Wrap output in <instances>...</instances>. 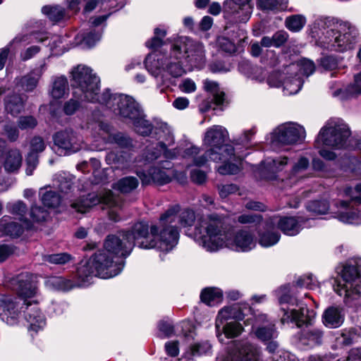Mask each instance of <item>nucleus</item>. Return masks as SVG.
Here are the masks:
<instances>
[{
  "instance_id": "obj_47",
  "label": "nucleus",
  "mask_w": 361,
  "mask_h": 361,
  "mask_svg": "<svg viewBox=\"0 0 361 361\" xmlns=\"http://www.w3.org/2000/svg\"><path fill=\"white\" fill-rule=\"evenodd\" d=\"M138 185V180L133 176L125 177L114 184V188L121 192H130Z\"/></svg>"
},
{
  "instance_id": "obj_17",
  "label": "nucleus",
  "mask_w": 361,
  "mask_h": 361,
  "mask_svg": "<svg viewBox=\"0 0 361 361\" xmlns=\"http://www.w3.org/2000/svg\"><path fill=\"white\" fill-rule=\"evenodd\" d=\"M283 79V92L286 95H292L298 93L302 85L301 76H295V74L287 73V67L281 73L274 72L267 79L268 85L271 87H279L281 85V80Z\"/></svg>"
},
{
  "instance_id": "obj_51",
  "label": "nucleus",
  "mask_w": 361,
  "mask_h": 361,
  "mask_svg": "<svg viewBox=\"0 0 361 361\" xmlns=\"http://www.w3.org/2000/svg\"><path fill=\"white\" fill-rule=\"evenodd\" d=\"M54 185L61 192L67 193L72 187V181L65 173L56 174L54 178Z\"/></svg>"
},
{
  "instance_id": "obj_7",
  "label": "nucleus",
  "mask_w": 361,
  "mask_h": 361,
  "mask_svg": "<svg viewBox=\"0 0 361 361\" xmlns=\"http://www.w3.org/2000/svg\"><path fill=\"white\" fill-rule=\"evenodd\" d=\"M124 267L123 261H118L105 251L99 250L87 262L81 264L77 270L79 280L86 285L93 276L109 279L121 273Z\"/></svg>"
},
{
  "instance_id": "obj_36",
  "label": "nucleus",
  "mask_w": 361,
  "mask_h": 361,
  "mask_svg": "<svg viewBox=\"0 0 361 361\" xmlns=\"http://www.w3.org/2000/svg\"><path fill=\"white\" fill-rule=\"evenodd\" d=\"M49 188L47 186L39 189L40 199L45 207L55 208L60 204L61 198L56 191L48 190Z\"/></svg>"
},
{
  "instance_id": "obj_15",
  "label": "nucleus",
  "mask_w": 361,
  "mask_h": 361,
  "mask_svg": "<svg viewBox=\"0 0 361 361\" xmlns=\"http://www.w3.org/2000/svg\"><path fill=\"white\" fill-rule=\"evenodd\" d=\"M134 247L130 231L119 232L116 234L109 235L104 243V250L106 253L112 256L118 261L119 257L129 255Z\"/></svg>"
},
{
  "instance_id": "obj_55",
  "label": "nucleus",
  "mask_w": 361,
  "mask_h": 361,
  "mask_svg": "<svg viewBox=\"0 0 361 361\" xmlns=\"http://www.w3.org/2000/svg\"><path fill=\"white\" fill-rule=\"evenodd\" d=\"M223 331L227 338H235L242 333L243 328L239 322L231 321L223 327Z\"/></svg>"
},
{
  "instance_id": "obj_4",
  "label": "nucleus",
  "mask_w": 361,
  "mask_h": 361,
  "mask_svg": "<svg viewBox=\"0 0 361 361\" xmlns=\"http://www.w3.org/2000/svg\"><path fill=\"white\" fill-rule=\"evenodd\" d=\"M311 35L322 47L341 52L353 49L358 37L357 28L349 22H334L328 18L316 20Z\"/></svg>"
},
{
  "instance_id": "obj_38",
  "label": "nucleus",
  "mask_w": 361,
  "mask_h": 361,
  "mask_svg": "<svg viewBox=\"0 0 361 361\" xmlns=\"http://www.w3.org/2000/svg\"><path fill=\"white\" fill-rule=\"evenodd\" d=\"M323 338V331L317 328H308L305 330L301 336L304 344L311 347L321 344Z\"/></svg>"
},
{
  "instance_id": "obj_31",
  "label": "nucleus",
  "mask_w": 361,
  "mask_h": 361,
  "mask_svg": "<svg viewBox=\"0 0 361 361\" xmlns=\"http://www.w3.org/2000/svg\"><path fill=\"white\" fill-rule=\"evenodd\" d=\"M168 59L166 62L165 71H166L172 77H180L185 73V70L180 63V60L183 56H177V53H173L171 48L170 53L167 55Z\"/></svg>"
},
{
  "instance_id": "obj_39",
  "label": "nucleus",
  "mask_w": 361,
  "mask_h": 361,
  "mask_svg": "<svg viewBox=\"0 0 361 361\" xmlns=\"http://www.w3.org/2000/svg\"><path fill=\"white\" fill-rule=\"evenodd\" d=\"M222 291L216 288H207L202 290L201 300L209 306L219 304L222 300Z\"/></svg>"
},
{
  "instance_id": "obj_44",
  "label": "nucleus",
  "mask_w": 361,
  "mask_h": 361,
  "mask_svg": "<svg viewBox=\"0 0 361 361\" xmlns=\"http://www.w3.org/2000/svg\"><path fill=\"white\" fill-rule=\"evenodd\" d=\"M280 239V234L272 231V228L267 227V231L259 235V243L262 247H271L276 244Z\"/></svg>"
},
{
  "instance_id": "obj_23",
  "label": "nucleus",
  "mask_w": 361,
  "mask_h": 361,
  "mask_svg": "<svg viewBox=\"0 0 361 361\" xmlns=\"http://www.w3.org/2000/svg\"><path fill=\"white\" fill-rule=\"evenodd\" d=\"M310 164L308 158L303 156L299 157L292 164L287 179V183L291 185L310 177Z\"/></svg>"
},
{
  "instance_id": "obj_60",
  "label": "nucleus",
  "mask_w": 361,
  "mask_h": 361,
  "mask_svg": "<svg viewBox=\"0 0 361 361\" xmlns=\"http://www.w3.org/2000/svg\"><path fill=\"white\" fill-rule=\"evenodd\" d=\"M97 3H99V6L104 10L118 6L117 1H87L85 6L84 12H91L97 6Z\"/></svg>"
},
{
  "instance_id": "obj_61",
  "label": "nucleus",
  "mask_w": 361,
  "mask_h": 361,
  "mask_svg": "<svg viewBox=\"0 0 361 361\" xmlns=\"http://www.w3.org/2000/svg\"><path fill=\"white\" fill-rule=\"evenodd\" d=\"M229 3V6L234 9L233 13L240 14L242 11L243 14L247 17V14L250 13L251 6L249 4L250 1H227Z\"/></svg>"
},
{
  "instance_id": "obj_41",
  "label": "nucleus",
  "mask_w": 361,
  "mask_h": 361,
  "mask_svg": "<svg viewBox=\"0 0 361 361\" xmlns=\"http://www.w3.org/2000/svg\"><path fill=\"white\" fill-rule=\"evenodd\" d=\"M255 133V131L253 129L247 130L244 131L243 135L238 139L235 142V151L234 153L238 152V154L240 156V165L242 164V159L243 155L241 154V149L240 146H243L244 148H248L250 146V142L252 140V137Z\"/></svg>"
},
{
  "instance_id": "obj_10",
  "label": "nucleus",
  "mask_w": 361,
  "mask_h": 361,
  "mask_svg": "<svg viewBox=\"0 0 361 361\" xmlns=\"http://www.w3.org/2000/svg\"><path fill=\"white\" fill-rule=\"evenodd\" d=\"M341 276L342 280L336 281L334 290L343 297L346 305H350L361 298V264H347Z\"/></svg>"
},
{
  "instance_id": "obj_5",
  "label": "nucleus",
  "mask_w": 361,
  "mask_h": 361,
  "mask_svg": "<svg viewBox=\"0 0 361 361\" xmlns=\"http://www.w3.org/2000/svg\"><path fill=\"white\" fill-rule=\"evenodd\" d=\"M134 246L142 249H157L164 252L171 250L178 241V233L172 227L167 228L160 221L149 227L147 224L138 222L131 231Z\"/></svg>"
},
{
  "instance_id": "obj_27",
  "label": "nucleus",
  "mask_w": 361,
  "mask_h": 361,
  "mask_svg": "<svg viewBox=\"0 0 361 361\" xmlns=\"http://www.w3.org/2000/svg\"><path fill=\"white\" fill-rule=\"evenodd\" d=\"M168 54L162 53H152L149 54L145 59V67L147 71L157 78L165 71L166 62Z\"/></svg>"
},
{
  "instance_id": "obj_37",
  "label": "nucleus",
  "mask_w": 361,
  "mask_h": 361,
  "mask_svg": "<svg viewBox=\"0 0 361 361\" xmlns=\"http://www.w3.org/2000/svg\"><path fill=\"white\" fill-rule=\"evenodd\" d=\"M25 101L23 97L16 94L7 97L5 100L6 111L11 115H18L24 109Z\"/></svg>"
},
{
  "instance_id": "obj_9",
  "label": "nucleus",
  "mask_w": 361,
  "mask_h": 361,
  "mask_svg": "<svg viewBox=\"0 0 361 361\" xmlns=\"http://www.w3.org/2000/svg\"><path fill=\"white\" fill-rule=\"evenodd\" d=\"M348 126L343 121L335 119L329 121L322 127L315 140V147H330L334 149L350 147L353 141Z\"/></svg>"
},
{
  "instance_id": "obj_21",
  "label": "nucleus",
  "mask_w": 361,
  "mask_h": 361,
  "mask_svg": "<svg viewBox=\"0 0 361 361\" xmlns=\"http://www.w3.org/2000/svg\"><path fill=\"white\" fill-rule=\"evenodd\" d=\"M54 144L65 154L75 153L82 149V142L72 129L59 131L54 135Z\"/></svg>"
},
{
  "instance_id": "obj_49",
  "label": "nucleus",
  "mask_w": 361,
  "mask_h": 361,
  "mask_svg": "<svg viewBox=\"0 0 361 361\" xmlns=\"http://www.w3.org/2000/svg\"><path fill=\"white\" fill-rule=\"evenodd\" d=\"M212 350V345L208 341H202L191 344L188 353L192 357L207 355Z\"/></svg>"
},
{
  "instance_id": "obj_42",
  "label": "nucleus",
  "mask_w": 361,
  "mask_h": 361,
  "mask_svg": "<svg viewBox=\"0 0 361 361\" xmlns=\"http://www.w3.org/2000/svg\"><path fill=\"white\" fill-rule=\"evenodd\" d=\"M288 163L287 157H279L276 158H267L264 161V167L267 170L271 172H279L282 171Z\"/></svg>"
},
{
  "instance_id": "obj_54",
  "label": "nucleus",
  "mask_w": 361,
  "mask_h": 361,
  "mask_svg": "<svg viewBox=\"0 0 361 361\" xmlns=\"http://www.w3.org/2000/svg\"><path fill=\"white\" fill-rule=\"evenodd\" d=\"M286 1H258L257 7L262 11L279 12L284 11L287 6Z\"/></svg>"
},
{
  "instance_id": "obj_29",
  "label": "nucleus",
  "mask_w": 361,
  "mask_h": 361,
  "mask_svg": "<svg viewBox=\"0 0 361 361\" xmlns=\"http://www.w3.org/2000/svg\"><path fill=\"white\" fill-rule=\"evenodd\" d=\"M302 221V218H299L296 219L294 217H281L280 219L276 220L274 219L273 224H277L278 228L281 230V231L288 235H295L301 230V223Z\"/></svg>"
},
{
  "instance_id": "obj_62",
  "label": "nucleus",
  "mask_w": 361,
  "mask_h": 361,
  "mask_svg": "<svg viewBox=\"0 0 361 361\" xmlns=\"http://www.w3.org/2000/svg\"><path fill=\"white\" fill-rule=\"evenodd\" d=\"M357 336L353 329L348 331L344 330L341 336L338 338V341L343 345H350L357 338Z\"/></svg>"
},
{
  "instance_id": "obj_1",
  "label": "nucleus",
  "mask_w": 361,
  "mask_h": 361,
  "mask_svg": "<svg viewBox=\"0 0 361 361\" xmlns=\"http://www.w3.org/2000/svg\"><path fill=\"white\" fill-rule=\"evenodd\" d=\"M71 74L73 86L78 91L75 92V94H79L81 99L98 102L105 105L127 123L140 118L142 111L132 97L123 94H111L108 90L100 96L98 95L100 80L90 68L78 65L72 71Z\"/></svg>"
},
{
  "instance_id": "obj_50",
  "label": "nucleus",
  "mask_w": 361,
  "mask_h": 361,
  "mask_svg": "<svg viewBox=\"0 0 361 361\" xmlns=\"http://www.w3.org/2000/svg\"><path fill=\"white\" fill-rule=\"evenodd\" d=\"M255 334L258 339L264 343L274 339L278 336L274 325L259 327L256 329Z\"/></svg>"
},
{
  "instance_id": "obj_52",
  "label": "nucleus",
  "mask_w": 361,
  "mask_h": 361,
  "mask_svg": "<svg viewBox=\"0 0 361 361\" xmlns=\"http://www.w3.org/2000/svg\"><path fill=\"white\" fill-rule=\"evenodd\" d=\"M154 149V151H151V149H147L146 154V160L147 161H151L157 159L161 153H163L166 158L173 157L171 152L167 150L166 144L162 142L157 143Z\"/></svg>"
},
{
  "instance_id": "obj_26",
  "label": "nucleus",
  "mask_w": 361,
  "mask_h": 361,
  "mask_svg": "<svg viewBox=\"0 0 361 361\" xmlns=\"http://www.w3.org/2000/svg\"><path fill=\"white\" fill-rule=\"evenodd\" d=\"M323 324L330 329L340 327L345 320L343 308L340 306H330L322 314Z\"/></svg>"
},
{
  "instance_id": "obj_57",
  "label": "nucleus",
  "mask_w": 361,
  "mask_h": 361,
  "mask_svg": "<svg viewBox=\"0 0 361 361\" xmlns=\"http://www.w3.org/2000/svg\"><path fill=\"white\" fill-rule=\"evenodd\" d=\"M71 259V255L65 252L43 256L44 262L54 264H63L68 262Z\"/></svg>"
},
{
  "instance_id": "obj_34",
  "label": "nucleus",
  "mask_w": 361,
  "mask_h": 361,
  "mask_svg": "<svg viewBox=\"0 0 361 361\" xmlns=\"http://www.w3.org/2000/svg\"><path fill=\"white\" fill-rule=\"evenodd\" d=\"M22 156L18 149L8 151L4 157V167L9 173L17 171L22 164Z\"/></svg>"
},
{
  "instance_id": "obj_14",
  "label": "nucleus",
  "mask_w": 361,
  "mask_h": 361,
  "mask_svg": "<svg viewBox=\"0 0 361 361\" xmlns=\"http://www.w3.org/2000/svg\"><path fill=\"white\" fill-rule=\"evenodd\" d=\"M305 135V130L302 126L295 123H286L275 128L267 140L272 147L294 145L302 142Z\"/></svg>"
},
{
  "instance_id": "obj_6",
  "label": "nucleus",
  "mask_w": 361,
  "mask_h": 361,
  "mask_svg": "<svg viewBox=\"0 0 361 361\" xmlns=\"http://www.w3.org/2000/svg\"><path fill=\"white\" fill-rule=\"evenodd\" d=\"M37 276L27 272L19 274L11 281L13 288L23 300V305H27L25 318L29 324V330L35 332L42 329L46 325L44 316L37 307L28 309L32 303L28 300L35 298L37 293Z\"/></svg>"
},
{
  "instance_id": "obj_46",
  "label": "nucleus",
  "mask_w": 361,
  "mask_h": 361,
  "mask_svg": "<svg viewBox=\"0 0 361 361\" xmlns=\"http://www.w3.org/2000/svg\"><path fill=\"white\" fill-rule=\"evenodd\" d=\"M306 18L300 14L290 16L286 19V27L292 32H299L306 24Z\"/></svg>"
},
{
  "instance_id": "obj_8",
  "label": "nucleus",
  "mask_w": 361,
  "mask_h": 361,
  "mask_svg": "<svg viewBox=\"0 0 361 361\" xmlns=\"http://www.w3.org/2000/svg\"><path fill=\"white\" fill-rule=\"evenodd\" d=\"M279 301L283 314L281 321L283 324L294 323L298 327L310 324L315 317V312L300 305L298 300L290 294L289 287H282L279 290Z\"/></svg>"
},
{
  "instance_id": "obj_43",
  "label": "nucleus",
  "mask_w": 361,
  "mask_h": 361,
  "mask_svg": "<svg viewBox=\"0 0 361 361\" xmlns=\"http://www.w3.org/2000/svg\"><path fill=\"white\" fill-rule=\"evenodd\" d=\"M128 124L133 125L136 132L142 135H148L152 130V124L145 118L142 111L139 118L131 121Z\"/></svg>"
},
{
  "instance_id": "obj_30",
  "label": "nucleus",
  "mask_w": 361,
  "mask_h": 361,
  "mask_svg": "<svg viewBox=\"0 0 361 361\" xmlns=\"http://www.w3.org/2000/svg\"><path fill=\"white\" fill-rule=\"evenodd\" d=\"M314 63L308 59H302L287 66V73L295 74V76L303 75L308 77L314 72Z\"/></svg>"
},
{
  "instance_id": "obj_45",
  "label": "nucleus",
  "mask_w": 361,
  "mask_h": 361,
  "mask_svg": "<svg viewBox=\"0 0 361 361\" xmlns=\"http://www.w3.org/2000/svg\"><path fill=\"white\" fill-rule=\"evenodd\" d=\"M6 207L10 214L19 216V221H27L23 218L27 212V205L22 200L8 202Z\"/></svg>"
},
{
  "instance_id": "obj_24",
  "label": "nucleus",
  "mask_w": 361,
  "mask_h": 361,
  "mask_svg": "<svg viewBox=\"0 0 361 361\" xmlns=\"http://www.w3.org/2000/svg\"><path fill=\"white\" fill-rule=\"evenodd\" d=\"M170 163L166 161L164 163V169L154 166L149 170L147 174L144 172H138L137 175L143 184H149L151 183L159 185L166 184L171 180L170 175L166 171V169L170 168Z\"/></svg>"
},
{
  "instance_id": "obj_11",
  "label": "nucleus",
  "mask_w": 361,
  "mask_h": 361,
  "mask_svg": "<svg viewBox=\"0 0 361 361\" xmlns=\"http://www.w3.org/2000/svg\"><path fill=\"white\" fill-rule=\"evenodd\" d=\"M171 43L173 53L183 56L192 68H202L206 62L204 46L201 42L181 36L169 39Z\"/></svg>"
},
{
  "instance_id": "obj_12",
  "label": "nucleus",
  "mask_w": 361,
  "mask_h": 361,
  "mask_svg": "<svg viewBox=\"0 0 361 361\" xmlns=\"http://www.w3.org/2000/svg\"><path fill=\"white\" fill-rule=\"evenodd\" d=\"M82 130H91L95 141L100 139L104 143H116L120 147H128L130 140L121 133H113L111 127L100 121L97 114H92L80 124Z\"/></svg>"
},
{
  "instance_id": "obj_3",
  "label": "nucleus",
  "mask_w": 361,
  "mask_h": 361,
  "mask_svg": "<svg viewBox=\"0 0 361 361\" xmlns=\"http://www.w3.org/2000/svg\"><path fill=\"white\" fill-rule=\"evenodd\" d=\"M228 136L227 130L221 126H214L209 128L204 137V145L209 147L205 155L195 157L199 153L198 147L191 145L185 149L184 157H192L198 166H204L209 159L214 162H221L217 171L222 175L235 174L240 171V156L234 153L233 145L224 144Z\"/></svg>"
},
{
  "instance_id": "obj_53",
  "label": "nucleus",
  "mask_w": 361,
  "mask_h": 361,
  "mask_svg": "<svg viewBox=\"0 0 361 361\" xmlns=\"http://www.w3.org/2000/svg\"><path fill=\"white\" fill-rule=\"evenodd\" d=\"M42 11L52 21H59L65 16V10L59 6H46Z\"/></svg>"
},
{
  "instance_id": "obj_40",
  "label": "nucleus",
  "mask_w": 361,
  "mask_h": 361,
  "mask_svg": "<svg viewBox=\"0 0 361 361\" xmlns=\"http://www.w3.org/2000/svg\"><path fill=\"white\" fill-rule=\"evenodd\" d=\"M68 90L67 79L60 76L54 80L50 94L53 98L60 99L67 93Z\"/></svg>"
},
{
  "instance_id": "obj_25",
  "label": "nucleus",
  "mask_w": 361,
  "mask_h": 361,
  "mask_svg": "<svg viewBox=\"0 0 361 361\" xmlns=\"http://www.w3.org/2000/svg\"><path fill=\"white\" fill-rule=\"evenodd\" d=\"M46 147L43 139L40 137H35L30 141V152H28L26 162V174L31 176L38 164V154L43 152Z\"/></svg>"
},
{
  "instance_id": "obj_48",
  "label": "nucleus",
  "mask_w": 361,
  "mask_h": 361,
  "mask_svg": "<svg viewBox=\"0 0 361 361\" xmlns=\"http://www.w3.org/2000/svg\"><path fill=\"white\" fill-rule=\"evenodd\" d=\"M204 88L206 91L210 92L214 97L216 104H221L224 100V93L219 90L218 84L212 80H205L204 81Z\"/></svg>"
},
{
  "instance_id": "obj_33",
  "label": "nucleus",
  "mask_w": 361,
  "mask_h": 361,
  "mask_svg": "<svg viewBox=\"0 0 361 361\" xmlns=\"http://www.w3.org/2000/svg\"><path fill=\"white\" fill-rule=\"evenodd\" d=\"M42 68H36L19 80L18 85L26 92H32L37 85Z\"/></svg>"
},
{
  "instance_id": "obj_2",
  "label": "nucleus",
  "mask_w": 361,
  "mask_h": 361,
  "mask_svg": "<svg viewBox=\"0 0 361 361\" xmlns=\"http://www.w3.org/2000/svg\"><path fill=\"white\" fill-rule=\"evenodd\" d=\"M195 240L207 251L227 247L236 251H249L255 247L253 235L240 230L233 235L227 231L221 217L212 214L202 218L195 226Z\"/></svg>"
},
{
  "instance_id": "obj_22",
  "label": "nucleus",
  "mask_w": 361,
  "mask_h": 361,
  "mask_svg": "<svg viewBox=\"0 0 361 361\" xmlns=\"http://www.w3.org/2000/svg\"><path fill=\"white\" fill-rule=\"evenodd\" d=\"M30 226L28 221L18 222L13 217L5 215L0 219V237H18L23 233L25 228H28Z\"/></svg>"
},
{
  "instance_id": "obj_19",
  "label": "nucleus",
  "mask_w": 361,
  "mask_h": 361,
  "mask_svg": "<svg viewBox=\"0 0 361 361\" xmlns=\"http://www.w3.org/2000/svg\"><path fill=\"white\" fill-rule=\"evenodd\" d=\"M20 299L0 294V317L9 325L16 324L21 312Z\"/></svg>"
},
{
  "instance_id": "obj_32",
  "label": "nucleus",
  "mask_w": 361,
  "mask_h": 361,
  "mask_svg": "<svg viewBox=\"0 0 361 361\" xmlns=\"http://www.w3.org/2000/svg\"><path fill=\"white\" fill-rule=\"evenodd\" d=\"M355 87V82L345 87L341 82H335L330 85V90L334 97L344 100L360 94V93L354 92Z\"/></svg>"
},
{
  "instance_id": "obj_59",
  "label": "nucleus",
  "mask_w": 361,
  "mask_h": 361,
  "mask_svg": "<svg viewBox=\"0 0 361 361\" xmlns=\"http://www.w3.org/2000/svg\"><path fill=\"white\" fill-rule=\"evenodd\" d=\"M102 35V30L98 29L88 33L83 37L82 43L88 48L92 47L97 42H99Z\"/></svg>"
},
{
  "instance_id": "obj_63",
  "label": "nucleus",
  "mask_w": 361,
  "mask_h": 361,
  "mask_svg": "<svg viewBox=\"0 0 361 361\" xmlns=\"http://www.w3.org/2000/svg\"><path fill=\"white\" fill-rule=\"evenodd\" d=\"M80 106V102L78 100L71 99L64 104L63 112L68 116L73 115L79 109Z\"/></svg>"
},
{
  "instance_id": "obj_16",
  "label": "nucleus",
  "mask_w": 361,
  "mask_h": 361,
  "mask_svg": "<svg viewBox=\"0 0 361 361\" xmlns=\"http://www.w3.org/2000/svg\"><path fill=\"white\" fill-rule=\"evenodd\" d=\"M178 205L170 207L165 213L160 216V223L166 226L167 228H174L178 233V228L180 226H191L195 219L194 212L192 210H184L180 213Z\"/></svg>"
},
{
  "instance_id": "obj_56",
  "label": "nucleus",
  "mask_w": 361,
  "mask_h": 361,
  "mask_svg": "<svg viewBox=\"0 0 361 361\" xmlns=\"http://www.w3.org/2000/svg\"><path fill=\"white\" fill-rule=\"evenodd\" d=\"M329 209V204L326 200L311 201L307 204V209L315 214H324Z\"/></svg>"
},
{
  "instance_id": "obj_28",
  "label": "nucleus",
  "mask_w": 361,
  "mask_h": 361,
  "mask_svg": "<svg viewBox=\"0 0 361 361\" xmlns=\"http://www.w3.org/2000/svg\"><path fill=\"white\" fill-rule=\"evenodd\" d=\"M45 284L49 288L62 291H68L75 287L85 286L82 280H80L79 282H74L71 279L58 276L48 277Z\"/></svg>"
},
{
  "instance_id": "obj_20",
  "label": "nucleus",
  "mask_w": 361,
  "mask_h": 361,
  "mask_svg": "<svg viewBox=\"0 0 361 361\" xmlns=\"http://www.w3.org/2000/svg\"><path fill=\"white\" fill-rule=\"evenodd\" d=\"M99 203H104L109 207H115L117 204L112 192L109 190L102 196H98L94 193L89 194L87 197L72 203L71 207L78 212L85 213Z\"/></svg>"
},
{
  "instance_id": "obj_58",
  "label": "nucleus",
  "mask_w": 361,
  "mask_h": 361,
  "mask_svg": "<svg viewBox=\"0 0 361 361\" xmlns=\"http://www.w3.org/2000/svg\"><path fill=\"white\" fill-rule=\"evenodd\" d=\"M48 211L37 204H33L30 209V216L33 221L39 222L45 221L48 217Z\"/></svg>"
},
{
  "instance_id": "obj_35",
  "label": "nucleus",
  "mask_w": 361,
  "mask_h": 361,
  "mask_svg": "<svg viewBox=\"0 0 361 361\" xmlns=\"http://www.w3.org/2000/svg\"><path fill=\"white\" fill-rule=\"evenodd\" d=\"M244 316L245 314L240 312L238 307L236 306L225 307L219 312L216 321V328L217 330L220 329L221 324L224 321L229 319L242 320L244 319Z\"/></svg>"
},
{
  "instance_id": "obj_13",
  "label": "nucleus",
  "mask_w": 361,
  "mask_h": 361,
  "mask_svg": "<svg viewBox=\"0 0 361 361\" xmlns=\"http://www.w3.org/2000/svg\"><path fill=\"white\" fill-rule=\"evenodd\" d=\"M345 193L350 198V201L348 202L342 200L336 203V218L345 224H360L361 183L357 184L354 189L347 188Z\"/></svg>"
},
{
  "instance_id": "obj_18",
  "label": "nucleus",
  "mask_w": 361,
  "mask_h": 361,
  "mask_svg": "<svg viewBox=\"0 0 361 361\" xmlns=\"http://www.w3.org/2000/svg\"><path fill=\"white\" fill-rule=\"evenodd\" d=\"M260 355L257 346L247 342H233L223 361H259Z\"/></svg>"
},
{
  "instance_id": "obj_64",
  "label": "nucleus",
  "mask_w": 361,
  "mask_h": 361,
  "mask_svg": "<svg viewBox=\"0 0 361 361\" xmlns=\"http://www.w3.org/2000/svg\"><path fill=\"white\" fill-rule=\"evenodd\" d=\"M219 193L221 198H226L229 195L235 193L238 188L236 185L227 184L219 186Z\"/></svg>"
}]
</instances>
